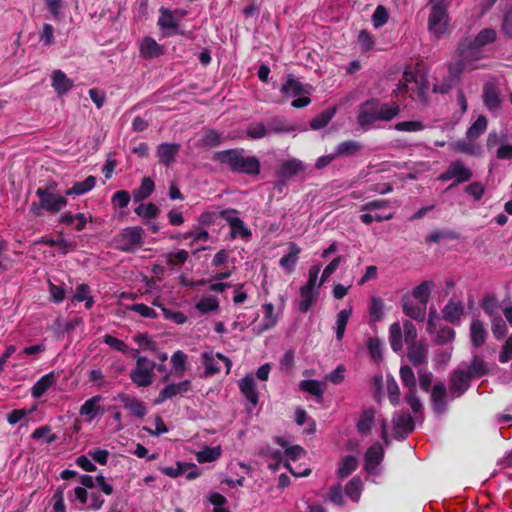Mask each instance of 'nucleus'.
Returning <instances> with one entry per match:
<instances>
[{
  "instance_id": "1",
  "label": "nucleus",
  "mask_w": 512,
  "mask_h": 512,
  "mask_svg": "<svg viewBox=\"0 0 512 512\" xmlns=\"http://www.w3.org/2000/svg\"><path fill=\"white\" fill-rule=\"evenodd\" d=\"M213 161L228 166L231 172L258 176L261 172V162L257 156L245 155L242 148H232L217 151L212 157Z\"/></svg>"
},
{
  "instance_id": "2",
  "label": "nucleus",
  "mask_w": 512,
  "mask_h": 512,
  "mask_svg": "<svg viewBox=\"0 0 512 512\" xmlns=\"http://www.w3.org/2000/svg\"><path fill=\"white\" fill-rule=\"evenodd\" d=\"M399 114L400 107L396 102L381 103L377 98H370L360 104L357 122L366 128L377 121H390Z\"/></svg>"
},
{
  "instance_id": "3",
  "label": "nucleus",
  "mask_w": 512,
  "mask_h": 512,
  "mask_svg": "<svg viewBox=\"0 0 512 512\" xmlns=\"http://www.w3.org/2000/svg\"><path fill=\"white\" fill-rule=\"evenodd\" d=\"M39 202H33L29 207V213L34 217H42L43 211L56 214L67 205V198L60 194H49L44 190H36Z\"/></svg>"
},
{
  "instance_id": "4",
  "label": "nucleus",
  "mask_w": 512,
  "mask_h": 512,
  "mask_svg": "<svg viewBox=\"0 0 512 512\" xmlns=\"http://www.w3.org/2000/svg\"><path fill=\"white\" fill-rule=\"evenodd\" d=\"M144 229L130 226L122 229L114 238V247L118 251L133 253L143 245Z\"/></svg>"
},
{
  "instance_id": "5",
  "label": "nucleus",
  "mask_w": 512,
  "mask_h": 512,
  "mask_svg": "<svg viewBox=\"0 0 512 512\" xmlns=\"http://www.w3.org/2000/svg\"><path fill=\"white\" fill-rule=\"evenodd\" d=\"M431 12L428 18V28L437 38L446 33L448 27L447 0H430Z\"/></svg>"
},
{
  "instance_id": "6",
  "label": "nucleus",
  "mask_w": 512,
  "mask_h": 512,
  "mask_svg": "<svg viewBox=\"0 0 512 512\" xmlns=\"http://www.w3.org/2000/svg\"><path fill=\"white\" fill-rule=\"evenodd\" d=\"M136 365L130 372V379L138 387H148L153 382L155 362L145 356H135Z\"/></svg>"
},
{
  "instance_id": "7",
  "label": "nucleus",
  "mask_w": 512,
  "mask_h": 512,
  "mask_svg": "<svg viewBox=\"0 0 512 512\" xmlns=\"http://www.w3.org/2000/svg\"><path fill=\"white\" fill-rule=\"evenodd\" d=\"M472 176L473 172L462 161L456 160L451 162L447 169L439 175L438 180L446 182L454 179V182L448 187V189H452L461 183L469 181Z\"/></svg>"
},
{
  "instance_id": "8",
  "label": "nucleus",
  "mask_w": 512,
  "mask_h": 512,
  "mask_svg": "<svg viewBox=\"0 0 512 512\" xmlns=\"http://www.w3.org/2000/svg\"><path fill=\"white\" fill-rule=\"evenodd\" d=\"M473 378L464 368L455 369L449 377V390L455 397H461L471 387Z\"/></svg>"
},
{
  "instance_id": "9",
  "label": "nucleus",
  "mask_w": 512,
  "mask_h": 512,
  "mask_svg": "<svg viewBox=\"0 0 512 512\" xmlns=\"http://www.w3.org/2000/svg\"><path fill=\"white\" fill-rule=\"evenodd\" d=\"M202 359L205 367V376H212L219 373L222 369L219 362H222L225 365L227 374L230 372L232 362L228 357L220 352H217L216 354H213L212 352H205L202 354Z\"/></svg>"
},
{
  "instance_id": "10",
  "label": "nucleus",
  "mask_w": 512,
  "mask_h": 512,
  "mask_svg": "<svg viewBox=\"0 0 512 512\" xmlns=\"http://www.w3.org/2000/svg\"><path fill=\"white\" fill-rule=\"evenodd\" d=\"M392 424L394 436L398 440L406 439L415 430L414 419L408 413H394Z\"/></svg>"
},
{
  "instance_id": "11",
  "label": "nucleus",
  "mask_w": 512,
  "mask_h": 512,
  "mask_svg": "<svg viewBox=\"0 0 512 512\" xmlns=\"http://www.w3.org/2000/svg\"><path fill=\"white\" fill-rule=\"evenodd\" d=\"M456 54L457 57L463 58L469 64L483 58L482 48L476 45L473 39L468 37L458 43Z\"/></svg>"
},
{
  "instance_id": "12",
  "label": "nucleus",
  "mask_w": 512,
  "mask_h": 512,
  "mask_svg": "<svg viewBox=\"0 0 512 512\" xmlns=\"http://www.w3.org/2000/svg\"><path fill=\"white\" fill-rule=\"evenodd\" d=\"M191 390V381L184 380L179 383H171L166 385L158 394L154 403L156 405H160L164 403L166 400L187 393Z\"/></svg>"
},
{
  "instance_id": "13",
  "label": "nucleus",
  "mask_w": 512,
  "mask_h": 512,
  "mask_svg": "<svg viewBox=\"0 0 512 512\" xmlns=\"http://www.w3.org/2000/svg\"><path fill=\"white\" fill-rule=\"evenodd\" d=\"M306 170V165L303 161L292 158L283 161L276 170V176L285 183L286 180L291 177L304 172Z\"/></svg>"
},
{
  "instance_id": "14",
  "label": "nucleus",
  "mask_w": 512,
  "mask_h": 512,
  "mask_svg": "<svg viewBox=\"0 0 512 512\" xmlns=\"http://www.w3.org/2000/svg\"><path fill=\"white\" fill-rule=\"evenodd\" d=\"M116 399L123 404L124 408L128 409L130 413L137 418H143L147 414L145 403L136 397L125 393H119Z\"/></svg>"
},
{
  "instance_id": "15",
  "label": "nucleus",
  "mask_w": 512,
  "mask_h": 512,
  "mask_svg": "<svg viewBox=\"0 0 512 512\" xmlns=\"http://www.w3.org/2000/svg\"><path fill=\"white\" fill-rule=\"evenodd\" d=\"M447 389L444 382H437L431 390V403L433 411L436 414H442L447 409L446 402Z\"/></svg>"
},
{
  "instance_id": "16",
  "label": "nucleus",
  "mask_w": 512,
  "mask_h": 512,
  "mask_svg": "<svg viewBox=\"0 0 512 512\" xmlns=\"http://www.w3.org/2000/svg\"><path fill=\"white\" fill-rule=\"evenodd\" d=\"M103 400L101 395H95L87 399L80 407V415L87 417L89 421L94 420L97 416L103 415L105 410L100 406Z\"/></svg>"
},
{
  "instance_id": "17",
  "label": "nucleus",
  "mask_w": 512,
  "mask_h": 512,
  "mask_svg": "<svg viewBox=\"0 0 512 512\" xmlns=\"http://www.w3.org/2000/svg\"><path fill=\"white\" fill-rule=\"evenodd\" d=\"M180 150V144L178 143H161L157 147L156 155L159 158L160 163L169 167L173 162L177 153Z\"/></svg>"
},
{
  "instance_id": "18",
  "label": "nucleus",
  "mask_w": 512,
  "mask_h": 512,
  "mask_svg": "<svg viewBox=\"0 0 512 512\" xmlns=\"http://www.w3.org/2000/svg\"><path fill=\"white\" fill-rule=\"evenodd\" d=\"M428 349L422 342L412 343L407 349V358L409 362L418 367L427 361Z\"/></svg>"
},
{
  "instance_id": "19",
  "label": "nucleus",
  "mask_w": 512,
  "mask_h": 512,
  "mask_svg": "<svg viewBox=\"0 0 512 512\" xmlns=\"http://www.w3.org/2000/svg\"><path fill=\"white\" fill-rule=\"evenodd\" d=\"M263 309V319L261 324L254 328L253 330L256 331L257 335H260L268 330H271L274 328L278 322V317L274 313V305L272 303H266L262 306Z\"/></svg>"
},
{
  "instance_id": "20",
  "label": "nucleus",
  "mask_w": 512,
  "mask_h": 512,
  "mask_svg": "<svg viewBox=\"0 0 512 512\" xmlns=\"http://www.w3.org/2000/svg\"><path fill=\"white\" fill-rule=\"evenodd\" d=\"M464 314V306L461 301H455L453 298L449 299L447 304L442 310V317L449 323H456Z\"/></svg>"
},
{
  "instance_id": "21",
  "label": "nucleus",
  "mask_w": 512,
  "mask_h": 512,
  "mask_svg": "<svg viewBox=\"0 0 512 512\" xmlns=\"http://www.w3.org/2000/svg\"><path fill=\"white\" fill-rule=\"evenodd\" d=\"M465 370L473 379L481 378L490 374L489 364L478 354L473 355Z\"/></svg>"
},
{
  "instance_id": "22",
  "label": "nucleus",
  "mask_w": 512,
  "mask_h": 512,
  "mask_svg": "<svg viewBox=\"0 0 512 512\" xmlns=\"http://www.w3.org/2000/svg\"><path fill=\"white\" fill-rule=\"evenodd\" d=\"M239 389L242 395L250 404L256 406L259 401V393L256 390V384L252 376L247 375L239 381Z\"/></svg>"
},
{
  "instance_id": "23",
  "label": "nucleus",
  "mask_w": 512,
  "mask_h": 512,
  "mask_svg": "<svg viewBox=\"0 0 512 512\" xmlns=\"http://www.w3.org/2000/svg\"><path fill=\"white\" fill-rule=\"evenodd\" d=\"M51 86L58 95H64L73 87V80L68 78L62 70L57 69L52 72Z\"/></svg>"
},
{
  "instance_id": "24",
  "label": "nucleus",
  "mask_w": 512,
  "mask_h": 512,
  "mask_svg": "<svg viewBox=\"0 0 512 512\" xmlns=\"http://www.w3.org/2000/svg\"><path fill=\"white\" fill-rule=\"evenodd\" d=\"M401 306L403 313L416 320V321H424L426 315V305L422 307L414 305L408 295H404L401 299Z\"/></svg>"
},
{
  "instance_id": "25",
  "label": "nucleus",
  "mask_w": 512,
  "mask_h": 512,
  "mask_svg": "<svg viewBox=\"0 0 512 512\" xmlns=\"http://www.w3.org/2000/svg\"><path fill=\"white\" fill-rule=\"evenodd\" d=\"M384 457V450L379 443L371 445L364 456L365 469L371 471L375 469L382 461Z\"/></svg>"
},
{
  "instance_id": "26",
  "label": "nucleus",
  "mask_w": 512,
  "mask_h": 512,
  "mask_svg": "<svg viewBox=\"0 0 512 512\" xmlns=\"http://www.w3.org/2000/svg\"><path fill=\"white\" fill-rule=\"evenodd\" d=\"M56 375L55 373L49 372L42 377H40L33 385L31 389V395L33 398L38 399L42 397L47 390L52 387V385L56 382Z\"/></svg>"
},
{
  "instance_id": "27",
  "label": "nucleus",
  "mask_w": 512,
  "mask_h": 512,
  "mask_svg": "<svg viewBox=\"0 0 512 512\" xmlns=\"http://www.w3.org/2000/svg\"><path fill=\"white\" fill-rule=\"evenodd\" d=\"M160 17L157 21V25L161 29H170L172 32L166 33L167 36L176 35V34H182V32L178 29V21L174 18L172 12L165 8H160Z\"/></svg>"
},
{
  "instance_id": "28",
  "label": "nucleus",
  "mask_w": 512,
  "mask_h": 512,
  "mask_svg": "<svg viewBox=\"0 0 512 512\" xmlns=\"http://www.w3.org/2000/svg\"><path fill=\"white\" fill-rule=\"evenodd\" d=\"M281 93L286 96L298 97L308 93L306 87L298 81L293 74H288L286 81L280 88Z\"/></svg>"
},
{
  "instance_id": "29",
  "label": "nucleus",
  "mask_w": 512,
  "mask_h": 512,
  "mask_svg": "<svg viewBox=\"0 0 512 512\" xmlns=\"http://www.w3.org/2000/svg\"><path fill=\"white\" fill-rule=\"evenodd\" d=\"M164 51L153 38L145 37L140 45V55L145 59H153L163 55Z\"/></svg>"
},
{
  "instance_id": "30",
  "label": "nucleus",
  "mask_w": 512,
  "mask_h": 512,
  "mask_svg": "<svg viewBox=\"0 0 512 512\" xmlns=\"http://www.w3.org/2000/svg\"><path fill=\"white\" fill-rule=\"evenodd\" d=\"M301 252V248L294 242L289 243L288 254L284 255L280 261V266L288 273L294 271L295 265L298 260V255Z\"/></svg>"
},
{
  "instance_id": "31",
  "label": "nucleus",
  "mask_w": 512,
  "mask_h": 512,
  "mask_svg": "<svg viewBox=\"0 0 512 512\" xmlns=\"http://www.w3.org/2000/svg\"><path fill=\"white\" fill-rule=\"evenodd\" d=\"M470 337L471 343L474 347H481L487 338V332L484 328V324L479 319H474L470 325Z\"/></svg>"
},
{
  "instance_id": "32",
  "label": "nucleus",
  "mask_w": 512,
  "mask_h": 512,
  "mask_svg": "<svg viewBox=\"0 0 512 512\" xmlns=\"http://www.w3.org/2000/svg\"><path fill=\"white\" fill-rule=\"evenodd\" d=\"M299 292L301 297L299 310L302 313H307L312 305L317 301L319 291L301 287Z\"/></svg>"
},
{
  "instance_id": "33",
  "label": "nucleus",
  "mask_w": 512,
  "mask_h": 512,
  "mask_svg": "<svg viewBox=\"0 0 512 512\" xmlns=\"http://www.w3.org/2000/svg\"><path fill=\"white\" fill-rule=\"evenodd\" d=\"M95 185L96 177L90 175L82 182H75L71 188L65 191V196L83 195L91 191Z\"/></svg>"
},
{
  "instance_id": "34",
  "label": "nucleus",
  "mask_w": 512,
  "mask_h": 512,
  "mask_svg": "<svg viewBox=\"0 0 512 512\" xmlns=\"http://www.w3.org/2000/svg\"><path fill=\"white\" fill-rule=\"evenodd\" d=\"M359 462L358 459L353 455L345 456L339 464L337 469V476L340 479H345L351 475L357 468Z\"/></svg>"
},
{
  "instance_id": "35",
  "label": "nucleus",
  "mask_w": 512,
  "mask_h": 512,
  "mask_svg": "<svg viewBox=\"0 0 512 512\" xmlns=\"http://www.w3.org/2000/svg\"><path fill=\"white\" fill-rule=\"evenodd\" d=\"M376 411L374 408L365 409L357 422V430L361 434H368L371 431L375 419Z\"/></svg>"
},
{
  "instance_id": "36",
  "label": "nucleus",
  "mask_w": 512,
  "mask_h": 512,
  "mask_svg": "<svg viewBox=\"0 0 512 512\" xmlns=\"http://www.w3.org/2000/svg\"><path fill=\"white\" fill-rule=\"evenodd\" d=\"M154 188V181L149 177H144L140 187L133 191L134 201L140 202L147 199L153 193Z\"/></svg>"
},
{
  "instance_id": "37",
  "label": "nucleus",
  "mask_w": 512,
  "mask_h": 512,
  "mask_svg": "<svg viewBox=\"0 0 512 512\" xmlns=\"http://www.w3.org/2000/svg\"><path fill=\"white\" fill-rule=\"evenodd\" d=\"M384 317V300L377 296L370 298L369 318L371 322H379Z\"/></svg>"
},
{
  "instance_id": "38",
  "label": "nucleus",
  "mask_w": 512,
  "mask_h": 512,
  "mask_svg": "<svg viewBox=\"0 0 512 512\" xmlns=\"http://www.w3.org/2000/svg\"><path fill=\"white\" fill-rule=\"evenodd\" d=\"M433 286L432 281H423L412 290V296L423 305H426L430 299Z\"/></svg>"
},
{
  "instance_id": "39",
  "label": "nucleus",
  "mask_w": 512,
  "mask_h": 512,
  "mask_svg": "<svg viewBox=\"0 0 512 512\" xmlns=\"http://www.w3.org/2000/svg\"><path fill=\"white\" fill-rule=\"evenodd\" d=\"M467 69L471 70V69H474V67H472L463 58L457 57V60H455L454 62H451L448 65V73H449L450 81L458 80L460 78L461 74Z\"/></svg>"
},
{
  "instance_id": "40",
  "label": "nucleus",
  "mask_w": 512,
  "mask_h": 512,
  "mask_svg": "<svg viewBox=\"0 0 512 512\" xmlns=\"http://www.w3.org/2000/svg\"><path fill=\"white\" fill-rule=\"evenodd\" d=\"M299 387L302 391L307 392L316 397L318 402H322L323 400V389L321 382L317 380H302L299 384Z\"/></svg>"
},
{
  "instance_id": "41",
  "label": "nucleus",
  "mask_w": 512,
  "mask_h": 512,
  "mask_svg": "<svg viewBox=\"0 0 512 512\" xmlns=\"http://www.w3.org/2000/svg\"><path fill=\"white\" fill-rule=\"evenodd\" d=\"M352 314V307L348 309H342L337 314L336 320V339L341 341L344 337L348 320Z\"/></svg>"
},
{
  "instance_id": "42",
  "label": "nucleus",
  "mask_w": 512,
  "mask_h": 512,
  "mask_svg": "<svg viewBox=\"0 0 512 512\" xmlns=\"http://www.w3.org/2000/svg\"><path fill=\"white\" fill-rule=\"evenodd\" d=\"M201 147L211 149L218 147L222 143V136L214 129H208L204 132L201 140Z\"/></svg>"
},
{
  "instance_id": "43",
  "label": "nucleus",
  "mask_w": 512,
  "mask_h": 512,
  "mask_svg": "<svg viewBox=\"0 0 512 512\" xmlns=\"http://www.w3.org/2000/svg\"><path fill=\"white\" fill-rule=\"evenodd\" d=\"M487 129V119L484 115H479L475 122L468 128L466 136L470 140L480 137Z\"/></svg>"
},
{
  "instance_id": "44",
  "label": "nucleus",
  "mask_w": 512,
  "mask_h": 512,
  "mask_svg": "<svg viewBox=\"0 0 512 512\" xmlns=\"http://www.w3.org/2000/svg\"><path fill=\"white\" fill-rule=\"evenodd\" d=\"M335 111V108L322 111L319 115H317L310 121V128L312 130H319L321 128L326 127L332 120Z\"/></svg>"
},
{
  "instance_id": "45",
  "label": "nucleus",
  "mask_w": 512,
  "mask_h": 512,
  "mask_svg": "<svg viewBox=\"0 0 512 512\" xmlns=\"http://www.w3.org/2000/svg\"><path fill=\"white\" fill-rule=\"evenodd\" d=\"M399 374H400V379L402 381V384L405 388H407V391L417 389L416 377H415V374L410 366H408V365L401 366Z\"/></svg>"
},
{
  "instance_id": "46",
  "label": "nucleus",
  "mask_w": 512,
  "mask_h": 512,
  "mask_svg": "<svg viewBox=\"0 0 512 512\" xmlns=\"http://www.w3.org/2000/svg\"><path fill=\"white\" fill-rule=\"evenodd\" d=\"M483 101L490 111H495L500 107V98L497 90L493 87H485L483 92Z\"/></svg>"
},
{
  "instance_id": "47",
  "label": "nucleus",
  "mask_w": 512,
  "mask_h": 512,
  "mask_svg": "<svg viewBox=\"0 0 512 512\" xmlns=\"http://www.w3.org/2000/svg\"><path fill=\"white\" fill-rule=\"evenodd\" d=\"M195 308L199 313L207 314L211 311L218 310L219 301L215 296H205L196 303Z\"/></svg>"
},
{
  "instance_id": "48",
  "label": "nucleus",
  "mask_w": 512,
  "mask_h": 512,
  "mask_svg": "<svg viewBox=\"0 0 512 512\" xmlns=\"http://www.w3.org/2000/svg\"><path fill=\"white\" fill-rule=\"evenodd\" d=\"M221 455V448L218 447H208L206 446L204 449L199 451L196 454V459L200 464L213 462L218 459Z\"/></svg>"
},
{
  "instance_id": "49",
  "label": "nucleus",
  "mask_w": 512,
  "mask_h": 512,
  "mask_svg": "<svg viewBox=\"0 0 512 512\" xmlns=\"http://www.w3.org/2000/svg\"><path fill=\"white\" fill-rule=\"evenodd\" d=\"M134 212L136 215L144 219H154L160 213V209L156 204L152 202L147 204L141 203L134 209Z\"/></svg>"
},
{
  "instance_id": "50",
  "label": "nucleus",
  "mask_w": 512,
  "mask_h": 512,
  "mask_svg": "<svg viewBox=\"0 0 512 512\" xmlns=\"http://www.w3.org/2000/svg\"><path fill=\"white\" fill-rule=\"evenodd\" d=\"M186 362H187V355L181 351L177 350L173 353L171 356V364L175 371L176 376L181 377L184 375V372L186 370Z\"/></svg>"
},
{
  "instance_id": "51",
  "label": "nucleus",
  "mask_w": 512,
  "mask_h": 512,
  "mask_svg": "<svg viewBox=\"0 0 512 512\" xmlns=\"http://www.w3.org/2000/svg\"><path fill=\"white\" fill-rule=\"evenodd\" d=\"M390 345L394 352H398L402 348V329L399 323H393L390 326Z\"/></svg>"
},
{
  "instance_id": "52",
  "label": "nucleus",
  "mask_w": 512,
  "mask_h": 512,
  "mask_svg": "<svg viewBox=\"0 0 512 512\" xmlns=\"http://www.w3.org/2000/svg\"><path fill=\"white\" fill-rule=\"evenodd\" d=\"M476 45L480 48L493 43L496 40V31L492 28L482 29L474 38Z\"/></svg>"
},
{
  "instance_id": "53",
  "label": "nucleus",
  "mask_w": 512,
  "mask_h": 512,
  "mask_svg": "<svg viewBox=\"0 0 512 512\" xmlns=\"http://www.w3.org/2000/svg\"><path fill=\"white\" fill-rule=\"evenodd\" d=\"M230 229V236L232 238L241 237L245 239L249 238L252 234L242 219L232 221Z\"/></svg>"
},
{
  "instance_id": "54",
  "label": "nucleus",
  "mask_w": 512,
  "mask_h": 512,
  "mask_svg": "<svg viewBox=\"0 0 512 512\" xmlns=\"http://www.w3.org/2000/svg\"><path fill=\"white\" fill-rule=\"evenodd\" d=\"M441 239L457 240L459 239V234L450 229L434 231L427 236L426 241L437 243Z\"/></svg>"
},
{
  "instance_id": "55",
  "label": "nucleus",
  "mask_w": 512,
  "mask_h": 512,
  "mask_svg": "<svg viewBox=\"0 0 512 512\" xmlns=\"http://www.w3.org/2000/svg\"><path fill=\"white\" fill-rule=\"evenodd\" d=\"M361 149V145L353 140L343 141L336 148V157L340 155H353Z\"/></svg>"
},
{
  "instance_id": "56",
  "label": "nucleus",
  "mask_w": 512,
  "mask_h": 512,
  "mask_svg": "<svg viewBox=\"0 0 512 512\" xmlns=\"http://www.w3.org/2000/svg\"><path fill=\"white\" fill-rule=\"evenodd\" d=\"M387 392L390 403L397 406L400 401V389L393 377H387Z\"/></svg>"
},
{
  "instance_id": "57",
  "label": "nucleus",
  "mask_w": 512,
  "mask_h": 512,
  "mask_svg": "<svg viewBox=\"0 0 512 512\" xmlns=\"http://www.w3.org/2000/svg\"><path fill=\"white\" fill-rule=\"evenodd\" d=\"M404 399L414 414L422 412L423 406L420 398L417 396V389L408 390L404 396Z\"/></svg>"
},
{
  "instance_id": "58",
  "label": "nucleus",
  "mask_w": 512,
  "mask_h": 512,
  "mask_svg": "<svg viewBox=\"0 0 512 512\" xmlns=\"http://www.w3.org/2000/svg\"><path fill=\"white\" fill-rule=\"evenodd\" d=\"M247 136L251 139H261L268 134V128L263 123H251L246 130Z\"/></svg>"
},
{
  "instance_id": "59",
  "label": "nucleus",
  "mask_w": 512,
  "mask_h": 512,
  "mask_svg": "<svg viewBox=\"0 0 512 512\" xmlns=\"http://www.w3.org/2000/svg\"><path fill=\"white\" fill-rule=\"evenodd\" d=\"M342 260V256H337L324 268L320 281L318 283V287H321L327 281V279L337 270Z\"/></svg>"
},
{
  "instance_id": "60",
  "label": "nucleus",
  "mask_w": 512,
  "mask_h": 512,
  "mask_svg": "<svg viewBox=\"0 0 512 512\" xmlns=\"http://www.w3.org/2000/svg\"><path fill=\"white\" fill-rule=\"evenodd\" d=\"M208 500L214 506L213 512H231L228 508L223 507L227 503V499L222 494L211 493Z\"/></svg>"
},
{
  "instance_id": "61",
  "label": "nucleus",
  "mask_w": 512,
  "mask_h": 512,
  "mask_svg": "<svg viewBox=\"0 0 512 512\" xmlns=\"http://www.w3.org/2000/svg\"><path fill=\"white\" fill-rule=\"evenodd\" d=\"M131 200L130 193L126 190L116 191L111 198V202L115 207L126 208Z\"/></svg>"
},
{
  "instance_id": "62",
  "label": "nucleus",
  "mask_w": 512,
  "mask_h": 512,
  "mask_svg": "<svg viewBox=\"0 0 512 512\" xmlns=\"http://www.w3.org/2000/svg\"><path fill=\"white\" fill-rule=\"evenodd\" d=\"M389 19L388 12L383 5H378L372 15L373 25L379 28L387 23Z\"/></svg>"
},
{
  "instance_id": "63",
  "label": "nucleus",
  "mask_w": 512,
  "mask_h": 512,
  "mask_svg": "<svg viewBox=\"0 0 512 512\" xmlns=\"http://www.w3.org/2000/svg\"><path fill=\"white\" fill-rule=\"evenodd\" d=\"M129 309L133 312L138 313L139 315H141L144 318L155 319L158 317L157 312L153 308H151L143 303L132 304Z\"/></svg>"
},
{
  "instance_id": "64",
  "label": "nucleus",
  "mask_w": 512,
  "mask_h": 512,
  "mask_svg": "<svg viewBox=\"0 0 512 512\" xmlns=\"http://www.w3.org/2000/svg\"><path fill=\"white\" fill-rule=\"evenodd\" d=\"M455 335V331L452 328L445 326L437 331L435 341L439 345H444L453 341Z\"/></svg>"
}]
</instances>
